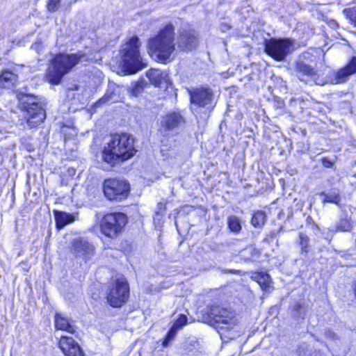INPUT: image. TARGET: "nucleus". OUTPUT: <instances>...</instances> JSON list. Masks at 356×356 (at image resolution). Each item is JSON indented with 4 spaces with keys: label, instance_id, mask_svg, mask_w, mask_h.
<instances>
[{
    "label": "nucleus",
    "instance_id": "nucleus-11",
    "mask_svg": "<svg viewBox=\"0 0 356 356\" xmlns=\"http://www.w3.org/2000/svg\"><path fill=\"white\" fill-rule=\"evenodd\" d=\"M191 102L193 105L204 108L211 112L215 106L214 93L209 87L200 86L189 91Z\"/></svg>",
    "mask_w": 356,
    "mask_h": 356
},
{
    "label": "nucleus",
    "instance_id": "nucleus-17",
    "mask_svg": "<svg viewBox=\"0 0 356 356\" xmlns=\"http://www.w3.org/2000/svg\"><path fill=\"white\" fill-rule=\"evenodd\" d=\"M58 344L65 356H84L78 343L72 337L62 336Z\"/></svg>",
    "mask_w": 356,
    "mask_h": 356
},
{
    "label": "nucleus",
    "instance_id": "nucleus-30",
    "mask_svg": "<svg viewBox=\"0 0 356 356\" xmlns=\"http://www.w3.org/2000/svg\"><path fill=\"white\" fill-rule=\"evenodd\" d=\"M257 282L261 286L262 289H266L268 286V283L270 276L267 274H259L257 275Z\"/></svg>",
    "mask_w": 356,
    "mask_h": 356
},
{
    "label": "nucleus",
    "instance_id": "nucleus-5",
    "mask_svg": "<svg viewBox=\"0 0 356 356\" xmlns=\"http://www.w3.org/2000/svg\"><path fill=\"white\" fill-rule=\"evenodd\" d=\"M140 44L139 38L137 36H133L120 50L124 67L130 73H136L147 66V62L140 55Z\"/></svg>",
    "mask_w": 356,
    "mask_h": 356
},
{
    "label": "nucleus",
    "instance_id": "nucleus-20",
    "mask_svg": "<svg viewBox=\"0 0 356 356\" xmlns=\"http://www.w3.org/2000/svg\"><path fill=\"white\" fill-rule=\"evenodd\" d=\"M73 321L61 313H56L55 315V326L58 330L67 331L70 333H74L76 327L72 324Z\"/></svg>",
    "mask_w": 356,
    "mask_h": 356
},
{
    "label": "nucleus",
    "instance_id": "nucleus-16",
    "mask_svg": "<svg viewBox=\"0 0 356 356\" xmlns=\"http://www.w3.org/2000/svg\"><path fill=\"white\" fill-rule=\"evenodd\" d=\"M195 319L192 316L189 318L184 314H181L177 319L175 321L169 331L168 332L165 337L163 341V346L167 347L170 341L174 340L177 332L181 330L184 325L189 323L194 322Z\"/></svg>",
    "mask_w": 356,
    "mask_h": 356
},
{
    "label": "nucleus",
    "instance_id": "nucleus-29",
    "mask_svg": "<svg viewBox=\"0 0 356 356\" xmlns=\"http://www.w3.org/2000/svg\"><path fill=\"white\" fill-rule=\"evenodd\" d=\"M145 86V82L138 81L132 84L131 86V94L134 96H138L140 93L143 92Z\"/></svg>",
    "mask_w": 356,
    "mask_h": 356
},
{
    "label": "nucleus",
    "instance_id": "nucleus-32",
    "mask_svg": "<svg viewBox=\"0 0 356 356\" xmlns=\"http://www.w3.org/2000/svg\"><path fill=\"white\" fill-rule=\"evenodd\" d=\"M309 350L307 344L303 343L298 346L297 348V353L299 356H306Z\"/></svg>",
    "mask_w": 356,
    "mask_h": 356
},
{
    "label": "nucleus",
    "instance_id": "nucleus-19",
    "mask_svg": "<svg viewBox=\"0 0 356 356\" xmlns=\"http://www.w3.org/2000/svg\"><path fill=\"white\" fill-rule=\"evenodd\" d=\"M120 88L118 86L110 83L108 85L106 92L96 104L100 106L104 104H111L120 101Z\"/></svg>",
    "mask_w": 356,
    "mask_h": 356
},
{
    "label": "nucleus",
    "instance_id": "nucleus-21",
    "mask_svg": "<svg viewBox=\"0 0 356 356\" xmlns=\"http://www.w3.org/2000/svg\"><path fill=\"white\" fill-rule=\"evenodd\" d=\"M17 76L8 70H3L0 75V86L2 88H10L16 83Z\"/></svg>",
    "mask_w": 356,
    "mask_h": 356
},
{
    "label": "nucleus",
    "instance_id": "nucleus-2",
    "mask_svg": "<svg viewBox=\"0 0 356 356\" xmlns=\"http://www.w3.org/2000/svg\"><path fill=\"white\" fill-rule=\"evenodd\" d=\"M136 152L134 139L131 135L115 134L111 136L103 149L102 160L110 165L115 166L133 157Z\"/></svg>",
    "mask_w": 356,
    "mask_h": 356
},
{
    "label": "nucleus",
    "instance_id": "nucleus-24",
    "mask_svg": "<svg viewBox=\"0 0 356 356\" xmlns=\"http://www.w3.org/2000/svg\"><path fill=\"white\" fill-rule=\"evenodd\" d=\"M228 226L230 230L238 233L241 229L240 219L236 216H231L228 218Z\"/></svg>",
    "mask_w": 356,
    "mask_h": 356
},
{
    "label": "nucleus",
    "instance_id": "nucleus-38",
    "mask_svg": "<svg viewBox=\"0 0 356 356\" xmlns=\"http://www.w3.org/2000/svg\"><path fill=\"white\" fill-rule=\"evenodd\" d=\"M79 87L77 85H73L70 89L72 90H79Z\"/></svg>",
    "mask_w": 356,
    "mask_h": 356
},
{
    "label": "nucleus",
    "instance_id": "nucleus-34",
    "mask_svg": "<svg viewBox=\"0 0 356 356\" xmlns=\"http://www.w3.org/2000/svg\"><path fill=\"white\" fill-rule=\"evenodd\" d=\"M42 48V43L40 40H36L31 45V49L35 50L37 53H40Z\"/></svg>",
    "mask_w": 356,
    "mask_h": 356
},
{
    "label": "nucleus",
    "instance_id": "nucleus-22",
    "mask_svg": "<svg viewBox=\"0 0 356 356\" xmlns=\"http://www.w3.org/2000/svg\"><path fill=\"white\" fill-rule=\"evenodd\" d=\"M54 213L56 227L58 229H63L66 225L74 220V216L67 213L56 211Z\"/></svg>",
    "mask_w": 356,
    "mask_h": 356
},
{
    "label": "nucleus",
    "instance_id": "nucleus-18",
    "mask_svg": "<svg viewBox=\"0 0 356 356\" xmlns=\"http://www.w3.org/2000/svg\"><path fill=\"white\" fill-rule=\"evenodd\" d=\"M147 76L151 83L156 87L166 89L172 85L168 74L165 71L151 69L147 72Z\"/></svg>",
    "mask_w": 356,
    "mask_h": 356
},
{
    "label": "nucleus",
    "instance_id": "nucleus-39",
    "mask_svg": "<svg viewBox=\"0 0 356 356\" xmlns=\"http://www.w3.org/2000/svg\"><path fill=\"white\" fill-rule=\"evenodd\" d=\"M232 356H235V355H232Z\"/></svg>",
    "mask_w": 356,
    "mask_h": 356
},
{
    "label": "nucleus",
    "instance_id": "nucleus-26",
    "mask_svg": "<svg viewBox=\"0 0 356 356\" xmlns=\"http://www.w3.org/2000/svg\"><path fill=\"white\" fill-rule=\"evenodd\" d=\"M343 13L346 18L349 19L351 24L356 27V7L345 8Z\"/></svg>",
    "mask_w": 356,
    "mask_h": 356
},
{
    "label": "nucleus",
    "instance_id": "nucleus-7",
    "mask_svg": "<svg viewBox=\"0 0 356 356\" xmlns=\"http://www.w3.org/2000/svg\"><path fill=\"white\" fill-rule=\"evenodd\" d=\"M266 53L277 61H283L296 49L295 40L273 38L265 41Z\"/></svg>",
    "mask_w": 356,
    "mask_h": 356
},
{
    "label": "nucleus",
    "instance_id": "nucleus-27",
    "mask_svg": "<svg viewBox=\"0 0 356 356\" xmlns=\"http://www.w3.org/2000/svg\"><path fill=\"white\" fill-rule=\"evenodd\" d=\"M351 228V223L347 218L341 219L336 225V231L348 232Z\"/></svg>",
    "mask_w": 356,
    "mask_h": 356
},
{
    "label": "nucleus",
    "instance_id": "nucleus-37",
    "mask_svg": "<svg viewBox=\"0 0 356 356\" xmlns=\"http://www.w3.org/2000/svg\"><path fill=\"white\" fill-rule=\"evenodd\" d=\"M310 356H324V355L320 352H314Z\"/></svg>",
    "mask_w": 356,
    "mask_h": 356
},
{
    "label": "nucleus",
    "instance_id": "nucleus-31",
    "mask_svg": "<svg viewBox=\"0 0 356 356\" xmlns=\"http://www.w3.org/2000/svg\"><path fill=\"white\" fill-rule=\"evenodd\" d=\"M324 334L327 339L331 340L334 342H337L340 339L339 337L330 329H325Z\"/></svg>",
    "mask_w": 356,
    "mask_h": 356
},
{
    "label": "nucleus",
    "instance_id": "nucleus-13",
    "mask_svg": "<svg viewBox=\"0 0 356 356\" xmlns=\"http://www.w3.org/2000/svg\"><path fill=\"white\" fill-rule=\"evenodd\" d=\"M199 43L198 35L193 30L180 31L177 38V44L181 51H188L195 49Z\"/></svg>",
    "mask_w": 356,
    "mask_h": 356
},
{
    "label": "nucleus",
    "instance_id": "nucleus-8",
    "mask_svg": "<svg viewBox=\"0 0 356 356\" xmlns=\"http://www.w3.org/2000/svg\"><path fill=\"white\" fill-rule=\"evenodd\" d=\"M129 286L123 276L113 280L107 296V301L113 307H122L129 299Z\"/></svg>",
    "mask_w": 356,
    "mask_h": 356
},
{
    "label": "nucleus",
    "instance_id": "nucleus-9",
    "mask_svg": "<svg viewBox=\"0 0 356 356\" xmlns=\"http://www.w3.org/2000/svg\"><path fill=\"white\" fill-rule=\"evenodd\" d=\"M127 222V216L123 213H107L101 221V232L106 236L114 238L122 231Z\"/></svg>",
    "mask_w": 356,
    "mask_h": 356
},
{
    "label": "nucleus",
    "instance_id": "nucleus-33",
    "mask_svg": "<svg viewBox=\"0 0 356 356\" xmlns=\"http://www.w3.org/2000/svg\"><path fill=\"white\" fill-rule=\"evenodd\" d=\"M47 8L50 12H55L59 6L60 0H48Z\"/></svg>",
    "mask_w": 356,
    "mask_h": 356
},
{
    "label": "nucleus",
    "instance_id": "nucleus-25",
    "mask_svg": "<svg viewBox=\"0 0 356 356\" xmlns=\"http://www.w3.org/2000/svg\"><path fill=\"white\" fill-rule=\"evenodd\" d=\"M321 196L324 197L323 202H330L334 203L337 205L339 204L340 196L339 194L335 192L331 193H322L321 194Z\"/></svg>",
    "mask_w": 356,
    "mask_h": 356
},
{
    "label": "nucleus",
    "instance_id": "nucleus-12",
    "mask_svg": "<svg viewBox=\"0 0 356 356\" xmlns=\"http://www.w3.org/2000/svg\"><path fill=\"white\" fill-rule=\"evenodd\" d=\"M200 314L197 321L207 323L216 329H229L236 323L233 317L216 313H195Z\"/></svg>",
    "mask_w": 356,
    "mask_h": 356
},
{
    "label": "nucleus",
    "instance_id": "nucleus-36",
    "mask_svg": "<svg viewBox=\"0 0 356 356\" xmlns=\"http://www.w3.org/2000/svg\"><path fill=\"white\" fill-rule=\"evenodd\" d=\"M229 26L227 25V24H221L220 25V29L222 31H226L227 30H229Z\"/></svg>",
    "mask_w": 356,
    "mask_h": 356
},
{
    "label": "nucleus",
    "instance_id": "nucleus-23",
    "mask_svg": "<svg viewBox=\"0 0 356 356\" xmlns=\"http://www.w3.org/2000/svg\"><path fill=\"white\" fill-rule=\"evenodd\" d=\"M266 220V216L264 211H256L251 219V224L256 228H260L263 227Z\"/></svg>",
    "mask_w": 356,
    "mask_h": 356
},
{
    "label": "nucleus",
    "instance_id": "nucleus-28",
    "mask_svg": "<svg viewBox=\"0 0 356 356\" xmlns=\"http://www.w3.org/2000/svg\"><path fill=\"white\" fill-rule=\"evenodd\" d=\"M299 244L301 248L302 253H307L308 252V246L309 238V237L304 233L299 234Z\"/></svg>",
    "mask_w": 356,
    "mask_h": 356
},
{
    "label": "nucleus",
    "instance_id": "nucleus-3",
    "mask_svg": "<svg viewBox=\"0 0 356 356\" xmlns=\"http://www.w3.org/2000/svg\"><path fill=\"white\" fill-rule=\"evenodd\" d=\"M148 52L158 62L166 64L175 58V28L171 23L166 24L159 33L148 40Z\"/></svg>",
    "mask_w": 356,
    "mask_h": 356
},
{
    "label": "nucleus",
    "instance_id": "nucleus-15",
    "mask_svg": "<svg viewBox=\"0 0 356 356\" xmlns=\"http://www.w3.org/2000/svg\"><path fill=\"white\" fill-rule=\"evenodd\" d=\"M185 123L184 118L179 112H171L163 117L160 131L168 135Z\"/></svg>",
    "mask_w": 356,
    "mask_h": 356
},
{
    "label": "nucleus",
    "instance_id": "nucleus-1",
    "mask_svg": "<svg viewBox=\"0 0 356 356\" xmlns=\"http://www.w3.org/2000/svg\"><path fill=\"white\" fill-rule=\"evenodd\" d=\"M355 73H356V56H353L344 67L331 72L328 76L329 81L323 78L319 72L315 71L303 61H298L296 64V74L300 81L306 83L314 82L320 86H323L328 82L332 84L345 83L349 76Z\"/></svg>",
    "mask_w": 356,
    "mask_h": 356
},
{
    "label": "nucleus",
    "instance_id": "nucleus-6",
    "mask_svg": "<svg viewBox=\"0 0 356 356\" xmlns=\"http://www.w3.org/2000/svg\"><path fill=\"white\" fill-rule=\"evenodd\" d=\"M18 99L24 111V118L30 128L38 126L44 120L46 113L37 97L19 93Z\"/></svg>",
    "mask_w": 356,
    "mask_h": 356
},
{
    "label": "nucleus",
    "instance_id": "nucleus-10",
    "mask_svg": "<svg viewBox=\"0 0 356 356\" xmlns=\"http://www.w3.org/2000/svg\"><path fill=\"white\" fill-rule=\"evenodd\" d=\"M129 190V184L125 180L108 179L103 184L104 193L110 200L121 201L127 198Z\"/></svg>",
    "mask_w": 356,
    "mask_h": 356
},
{
    "label": "nucleus",
    "instance_id": "nucleus-35",
    "mask_svg": "<svg viewBox=\"0 0 356 356\" xmlns=\"http://www.w3.org/2000/svg\"><path fill=\"white\" fill-rule=\"evenodd\" d=\"M322 164L325 168H332L333 165V162L328 158H323L322 159Z\"/></svg>",
    "mask_w": 356,
    "mask_h": 356
},
{
    "label": "nucleus",
    "instance_id": "nucleus-14",
    "mask_svg": "<svg viewBox=\"0 0 356 356\" xmlns=\"http://www.w3.org/2000/svg\"><path fill=\"white\" fill-rule=\"evenodd\" d=\"M72 252L76 257L87 261L95 254V247L83 238H76L72 243Z\"/></svg>",
    "mask_w": 356,
    "mask_h": 356
},
{
    "label": "nucleus",
    "instance_id": "nucleus-4",
    "mask_svg": "<svg viewBox=\"0 0 356 356\" xmlns=\"http://www.w3.org/2000/svg\"><path fill=\"white\" fill-rule=\"evenodd\" d=\"M83 54H58L51 60L48 67L46 78L52 85L60 83L65 75L68 74L79 63L83 60Z\"/></svg>",
    "mask_w": 356,
    "mask_h": 356
}]
</instances>
